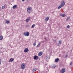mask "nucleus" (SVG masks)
<instances>
[{"label":"nucleus","mask_w":73,"mask_h":73,"mask_svg":"<svg viewBox=\"0 0 73 73\" xmlns=\"http://www.w3.org/2000/svg\"><path fill=\"white\" fill-rule=\"evenodd\" d=\"M64 5H65V2H64V1H62L61 4L58 7V9H60V8H62V7H64Z\"/></svg>","instance_id":"obj_1"},{"label":"nucleus","mask_w":73,"mask_h":73,"mask_svg":"<svg viewBox=\"0 0 73 73\" xmlns=\"http://www.w3.org/2000/svg\"><path fill=\"white\" fill-rule=\"evenodd\" d=\"M29 33L28 32H24L23 33V35H24L25 36H29Z\"/></svg>","instance_id":"obj_2"},{"label":"nucleus","mask_w":73,"mask_h":73,"mask_svg":"<svg viewBox=\"0 0 73 73\" xmlns=\"http://www.w3.org/2000/svg\"><path fill=\"white\" fill-rule=\"evenodd\" d=\"M27 13H30L31 12H32V7H28L27 9Z\"/></svg>","instance_id":"obj_3"},{"label":"nucleus","mask_w":73,"mask_h":73,"mask_svg":"<svg viewBox=\"0 0 73 73\" xmlns=\"http://www.w3.org/2000/svg\"><path fill=\"white\" fill-rule=\"evenodd\" d=\"M25 67V64L24 63H22L21 65V68L22 69H24Z\"/></svg>","instance_id":"obj_4"},{"label":"nucleus","mask_w":73,"mask_h":73,"mask_svg":"<svg viewBox=\"0 0 73 73\" xmlns=\"http://www.w3.org/2000/svg\"><path fill=\"white\" fill-rule=\"evenodd\" d=\"M34 59L35 60H38V56H37L35 55L34 56Z\"/></svg>","instance_id":"obj_5"},{"label":"nucleus","mask_w":73,"mask_h":73,"mask_svg":"<svg viewBox=\"0 0 73 73\" xmlns=\"http://www.w3.org/2000/svg\"><path fill=\"white\" fill-rule=\"evenodd\" d=\"M49 57L48 56H47L45 57V60L46 61L48 62V61H49Z\"/></svg>","instance_id":"obj_6"},{"label":"nucleus","mask_w":73,"mask_h":73,"mask_svg":"<svg viewBox=\"0 0 73 73\" xmlns=\"http://www.w3.org/2000/svg\"><path fill=\"white\" fill-rule=\"evenodd\" d=\"M65 72V69L64 68H62L61 70V73H64Z\"/></svg>","instance_id":"obj_7"},{"label":"nucleus","mask_w":73,"mask_h":73,"mask_svg":"<svg viewBox=\"0 0 73 73\" xmlns=\"http://www.w3.org/2000/svg\"><path fill=\"white\" fill-rule=\"evenodd\" d=\"M24 52H27L28 53V52H29V50H28V48H26L24 51Z\"/></svg>","instance_id":"obj_8"},{"label":"nucleus","mask_w":73,"mask_h":73,"mask_svg":"<svg viewBox=\"0 0 73 73\" xmlns=\"http://www.w3.org/2000/svg\"><path fill=\"white\" fill-rule=\"evenodd\" d=\"M31 17H28L27 19H26V22L27 23H28V22H29V20H30V19H31Z\"/></svg>","instance_id":"obj_9"},{"label":"nucleus","mask_w":73,"mask_h":73,"mask_svg":"<svg viewBox=\"0 0 73 73\" xmlns=\"http://www.w3.org/2000/svg\"><path fill=\"white\" fill-rule=\"evenodd\" d=\"M59 60H60V59L58 58L55 59V62H58Z\"/></svg>","instance_id":"obj_10"},{"label":"nucleus","mask_w":73,"mask_h":73,"mask_svg":"<svg viewBox=\"0 0 73 73\" xmlns=\"http://www.w3.org/2000/svg\"><path fill=\"white\" fill-rule=\"evenodd\" d=\"M42 54V52H40L38 54V56H41Z\"/></svg>","instance_id":"obj_11"},{"label":"nucleus","mask_w":73,"mask_h":73,"mask_svg":"<svg viewBox=\"0 0 73 73\" xmlns=\"http://www.w3.org/2000/svg\"><path fill=\"white\" fill-rule=\"evenodd\" d=\"M14 60V59H13V58H11V59H10L9 60V62H12Z\"/></svg>","instance_id":"obj_12"},{"label":"nucleus","mask_w":73,"mask_h":73,"mask_svg":"<svg viewBox=\"0 0 73 73\" xmlns=\"http://www.w3.org/2000/svg\"><path fill=\"white\" fill-rule=\"evenodd\" d=\"M49 18L48 17H47L46 18V19H45V21H48L49 20Z\"/></svg>","instance_id":"obj_13"},{"label":"nucleus","mask_w":73,"mask_h":73,"mask_svg":"<svg viewBox=\"0 0 73 73\" xmlns=\"http://www.w3.org/2000/svg\"><path fill=\"white\" fill-rule=\"evenodd\" d=\"M17 5H14L13 7V9H15V8H17Z\"/></svg>","instance_id":"obj_14"},{"label":"nucleus","mask_w":73,"mask_h":73,"mask_svg":"<svg viewBox=\"0 0 73 73\" xmlns=\"http://www.w3.org/2000/svg\"><path fill=\"white\" fill-rule=\"evenodd\" d=\"M70 17H68L66 19V21H68V20H69V19H70Z\"/></svg>","instance_id":"obj_15"},{"label":"nucleus","mask_w":73,"mask_h":73,"mask_svg":"<svg viewBox=\"0 0 73 73\" xmlns=\"http://www.w3.org/2000/svg\"><path fill=\"white\" fill-rule=\"evenodd\" d=\"M40 45H41V43L40 42H39L38 44V45L37 46L36 48H38V47H40Z\"/></svg>","instance_id":"obj_16"},{"label":"nucleus","mask_w":73,"mask_h":73,"mask_svg":"<svg viewBox=\"0 0 73 73\" xmlns=\"http://www.w3.org/2000/svg\"><path fill=\"white\" fill-rule=\"evenodd\" d=\"M5 7H6V4H5L2 7V9H4L5 8Z\"/></svg>","instance_id":"obj_17"},{"label":"nucleus","mask_w":73,"mask_h":73,"mask_svg":"<svg viewBox=\"0 0 73 73\" xmlns=\"http://www.w3.org/2000/svg\"><path fill=\"white\" fill-rule=\"evenodd\" d=\"M3 36L1 35L0 36V40H2L3 39Z\"/></svg>","instance_id":"obj_18"},{"label":"nucleus","mask_w":73,"mask_h":73,"mask_svg":"<svg viewBox=\"0 0 73 73\" xmlns=\"http://www.w3.org/2000/svg\"><path fill=\"white\" fill-rule=\"evenodd\" d=\"M10 22L9 21H6L5 22L6 24H9V23Z\"/></svg>","instance_id":"obj_19"},{"label":"nucleus","mask_w":73,"mask_h":73,"mask_svg":"<svg viewBox=\"0 0 73 73\" xmlns=\"http://www.w3.org/2000/svg\"><path fill=\"white\" fill-rule=\"evenodd\" d=\"M37 70V69L36 68H33V72H35Z\"/></svg>","instance_id":"obj_20"},{"label":"nucleus","mask_w":73,"mask_h":73,"mask_svg":"<svg viewBox=\"0 0 73 73\" xmlns=\"http://www.w3.org/2000/svg\"><path fill=\"white\" fill-rule=\"evenodd\" d=\"M62 17H65L66 16V15L65 14H63L61 15Z\"/></svg>","instance_id":"obj_21"},{"label":"nucleus","mask_w":73,"mask_h":73,"mask_svg":"<svg viewBox=\"0 0 73 73\" xmlns=\"http://www.w3.org/2000/svg\"><path fill=\"white\" fill-rule=\"evenodd\" d=\"M36 40H35V42L33 44V45L34 46H36Z\"/></svg>","instance_id":"obj_22"},{"label":"nucleus","mask_w":73,"mask_h":73,"mask_svg":"<svg viewBox=\"0 0 73 73\" xmlns=\"http://www.w3.org/2000/svg\"><path fill=\"white\" fill-rule=\"evenodd\" d=\"M59 44H61V41L59 40L58 42Z\"/></svg>","instance_id":"obj_23"},{"label":"nucleus","mask_w":73,"mask_h":73,"mask_svg":"<svg viewBox=\"0 0 73 73\" xmlns=\"http://www.w3.org/2000/svg\"><path fill=\"white\" fill-rule=\"evenodd\" d=\"M35 26V25L33 24L32 25V28H34Z\"/></svg>","instance_id":"obj_24"},{"label":"nucleus","mask_w":73,"mask_h":73,"mask_svg":"<svg viewBox=\"0 0 73 73\" xmlns=\"http://www.w3.org/2000/svg\"><path fill=\"white\" fill-rule=\"evenodd\" d=\"M67 28H70V26H69V25H68L67 26Z\"/></svg>","instance_id":"obj_25"},{"label":"nucleus","mask_w":73,"mask_h":73,"mask_svg":"<svg viewBox=\"0 0 73 73\" xmlns=\"http://www.w3.org/2000/svg\"><path fill=\"white\" fill-rule=\"evenodd\" d=\"M52 68H56V66H52Z\"/></svg>","instance_id":"obj_26"},{"label":"nucleus","mask_w":73,"mask_h":73,"mask_svg":"<svg viewBox=\"0 0 73 73\" xmlns=\"http://www.w3.org/2000/svg\"><path fill=\"white\" fill-rule=\"evenodd\" d=\"M70 65H72V62H71L70 63Z\"/></svg>","instance_id":"obj_27"},{"label":"nucleus","mask_w":73,"mask_h":73,"mask_svg":"<svg viewBox=\"0 0 73 73\" xmlns=\"http://www.w3.org/2000/svg\"><path fill=\"white\" fill-rule=\"evenodd\" d=\"M1 64V59L0 58V64Z\"/></svg>","instance_id":"obj_28"},{"label":"nucleus","mask_w":73,"mask_h":73,"mask_svg":"<svg viewBox=\"0 0 73 73\" xmlns=\"http://www.w3.org/2000/svg\"><path fill=\"white\" fill-rule=\"evenodd\" d=\"M68 57V55H66V56H65V57H66H66Z\"/></svg>","instance_id":"obj_29"},{"label":"nucleus","mask_w":73,"mask_h":73,"mask_svg":"<svg viewBox=\"0 0 73 73\" xmlns=\"http://www.w3.org/2000/svg\"><path fill=\"white\" fill-rule=\"evenodd\" d=\"M22 1H25V0H22Z\"/></svg>","instance_id":"obj_30"},{"label":"nucleus","mask_w":73,"mask_h":73,"mask_svg":"<svg viewBox=\"0 0 73 73\" xmlns=\"http://www.w3.org/2000/svg\"><path fill=\"white\" fill-rule=\"evenodd\" d=\"M38 70L39 72H40V70Z\"/></svg>","instance_id":"obj_31"},{"label":"nucleus","mask_w":73,"mask_h":73,"mask_svg":"<svg viewBox=\"0 0 73 73\" xmlns=\"http://www.w3.org/2000/svg\"><path fill=\"white\" fill-rule=\"evenodd\" d=\"M13 1H14V0H13Z\"/></svg>","instance_id":"obj_32"}]
</instances>
